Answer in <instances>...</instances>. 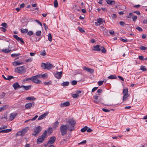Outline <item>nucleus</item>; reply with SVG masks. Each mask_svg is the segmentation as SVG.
I'll use <instances>...</instances> for the list:
<instances>
[{"instance_id":"obj_10","label":"nucleus","mask_w":147,"mask_h":147,"mask_svg":"<svg viewBox=\"0 0 147 147\" xmlns=\"http://www.w3.org/2000/svg\"><path fill=\"white\" fill-rule=\"evenodd\" d=\"M83 69L90 73H93L94 72V69L89 67H87L85 66L83 67Z\"/></svg>"},{"instance_id":"obj_35","label":"nucleus","mask_w":147,"mask_h":147,"mask_svg":"<svg viewBox=\"0 0 147 147\" xmlns=\"http://www.w3.org/2000/svg\"><path fill=\"white\" fill-rule=\"evenodd\" d=\"M1 26L5 28H8L7 24L5 22L2 23L1 24Z\"/></svg>"},{"instance_id":"obj_43","label":"nucleus","mask_w":147,"mask_h":147,"mask_svg":"<svg viewBox=\"0 0 147 147\" xmlns=\"http://www.w3.org/2000/svg\"><path fill=\"white\" fill-rule=\"evenodd\" d=\"M72 96L74 98H76L78 97L79 96V94H72Z\"/></svg>"},{"instance_id":"obj_25","label":"nucleus","mask_w":147,"mask_h":147,"mask_svg":"<svg viewBox=\"0 0 147 147\" xmlns=\"http://www.w3.org/2000/svg\"><path fill=\"white\" fill-rule=\"evenodd\" d=\"M107 3L109 4L114 5L115 4V1H106Z\"/></svg>"},{"instance_id":"obj_64","label":"nucleus","mask_w":147,"mask_h":147,"mask_svg":"<svg viewBox=\"0 0 147 147\" xmlns=\"http://www.w3.org/2000/svg\"><path fill=\"white\" fill-rule=\"evenodd\" d=\"M139 58L141 60H144V56L142 55L139 56Z\"/></svg>"},{"instance_id":"obj_1","label":"nucleus","mask_w":147,"mask_h":147,"mask_svg":"<svg viewBox=\"0 0 147 147\" xmlns=\"http://www.w3.org/2000/svg\"><path fill=\"white\" fill-rule=\"evenodd\" d=\"M69 125H62L60 126V131L62 136H64L67 134V130L71 131L74 129V125L76 122L73 118L69 119L67 121Z\"/></svg>"},{"instance_id":"obj_42","label":"nucleus","mask_w":147,"mask_h":147,"mask_svg":"<svg viewBox=\"0 0 147 147\" xmlns=\"http://www.w3.org/2000/svg\"><path fill=\"white\" fill-rule=\"evenodd\" d=\"M137 16H133L132 17V20L134 22H135L136 21V19H137Z\"/></svg>"},{"instance_id":"obj_15","label":"nucleus","mask_w":147,"mask_h":147,"mask_svg":"<svg viewBox=\"0 0 147 147\" xmlns=\"http://www.w3.org/2000/svg\"><path fill=\"white\" fill-rule=\"evenodd\" d=\"M56 139V138L55 136H53L50 138L48 142V144H52L53 143Z\"/></svg>"},{"instance_id":"obj_51","label":"nucleus","mask_w":147,"mask_h":147,"mask_svg":"<svg viewBox=\"0 0 147 147\" xmlns=\"http://www.w3.org/2000/svg\"><path fill=\"white\" fill-rule=\"evenodd\" d=\"M78 28L80 32H84V29L80 27H78Z\"/></svg>"},{"instance_id":"obj_30","label":"nucleus","mask_w":147,"mask_h":147,"mask_svg":"<svg viewBox=\"0 0 147 147\" xmlns=\"http://www.w3.org/2000/svg\"><path fill=\"white\" fill-rule=\"evenodd\" d=\"M48 40L50 41H51L52 40V37L51 33H49L48 35Z\"/></svg>"},{"instance_id":"obj_36","label":"nucleus","mask_w":147,"mask_h":147,"mask_svg":"<svg viewBox=\"0 0 147 147\" xmlns=\"http://www.w3.org/2000/svg\"><path fill=\"white\" fill-rule=\"evenodd\" d=\"M47 73H45L42 75H41V78L42 77L44 79H45L47 78Z\"/></svg>"},{"instance_id":"obj_57","label":"nucleus","mask_w":147,"mask_h":147,"mask_svg":"<svg viewBox=\"0 0 147 147\" xmlns=\"http://www.w3.org/2000/svg\"><path fill=\"white\" fill-rule=\"evenodd\" d=\"M5 106H4L3 107H0V112H1L2 111L4 110L5 109Z\"/></svg>"},{"instance_id":"obj_18","label":"nucleus","mask_w":147,"mask_h":147,"mask_svg":"<svg viewBox=\"0 0 147 147\" xmlns=\"http://www.w3.org/2000/svg\"><path fill=\"white\" fill-rule=\"evenodd\" d=\"M93 50L95 51H100V48L99 45H97L96 46H94Z\"/></svg>"},{"instance_id":"obj_58","label":"nucleus","mask_w":147,"mask_h":147,"mask_svg":"<svg viewBox=\"0 0 147 147\" xmlns=\"http://www.w3.org/2000/svg\"><path fill=\"white\" fill-rule=\"evenodd\" d=\"M121 40L122 42H127L128 41V40L125 38V39H121Z\"/></svg>"},{"instance_id":"obj_6","label":"nucleus","mask_w":147,"mask_h":147,"mask_svg":"<svg viewBox=\"0 0 147 147\" xmlns=\"http://www.w3.org/2000/svg\"><path fill=\"white\" fill-rule=\"evenodd\" d=\"M41 127L38 126L35 127L34 131V132L32 134V135L36 136V135L40 133L42 130Z\"/></svg>"},{"instance_id":"obj_29","label":"nucleus","mask_w":147,"mask_h":147,"mask_svg":"<svg viewBox=\"0 0 147 147\" xmlns=\"http://www.w3.org/2000/svg\"><path fill=\"white\" fill-rule=\"evenodd\" d=\"M88 128L87 126H85L84 127L81 129V131L82 132H84L87 130Z\"/></svg>"},{"instance_id":"obj_12","label":"nucleus","mask_w":147,"mask_h":147,"mask_svg":"<svg viewBox=\"0 0 147 147\" xmlns=\"http://www.w3.org/2000/svg\"><path fill=\"white\" fill-rule=\"evenodd\" d=\"M70 105V103L68 101H67L60 104V106L61 107H67Z\"/></svg>"},{"instance_id":"obj_14","label":"nucleus","mask_w":147,"mask_h":147,"mask_svg":"<svg viewBox=\"0 0 147 147\" xmlns=\"http://www.w3.org/2000/svg\"><path fill=\"white\" fill-rule=\"evenodd\" d=\"M18 115L17 113H11L10 114L9 116V120L10 121L12 120L15 117Z\"/></svg>"},{"instance_id":"obj_28","label":"nucleus","mask_w":147,"mask_h":147,"mask_svg":"<svg viewBox=\"0 0 147 147\" xmlns=\"http://www.w3.org/2000/svg\"><path fill=\"white\" fill-rule=\"evenodd\" d=\"M20 30L21 31V32L23 33H26L28 32V29H24L22 28L20 29Z\"/></svg>"},{"instance_id":"obj_20","label":"nucleus","mask_w":147,"mask_h":147,"mask_svg":"<svg viewBox=\"0 0 147 147\" xmlns=\"http://www.w3.org/2000/svg\"><path fill=\"white\" fill-rule=\"evenodd\" d=\"M11 131V129H6L2 130L0 131V133H7L10 132Z\"/></svg>"},{"instance_id":"obj_5","label":"nucleus","mask_w":147,"mask_h":147,"mask_svg":"<svg viewBox=\"0 0 147 147\" xmlns=\"http://www.w3.org/2000/svg\"><path fill=\"white\" fill-rule=\"evenodd\" d=\"M41 78V75H38L32 77L31 80L34 83L36 84H40L41 81L39 80L38 79Z\"/></svg>"},{"instance_id":"obj_16","label":"nucleus","mask_w":147,"mask_h":147,"mask_svg":"<svg viewBox=\"0 0 147 147\" xmlns=\"http://www.w3.org/2000/svg\"><path fill=\"white\" fill-rule=\"evenodd\" d=\"M12 86L15 90H16L19 88H21V86L19 85L18 82L14 83L13 84Z\"/></svg>"},{"instance_id":"obj_44","label":"nucleus","mask_w":147,"mask_h":147,"mask_svg":"<svg viewBox=\"0 0 147 147\" xmlns=\"http://www.w3.org/2000/svg\"><path fill=\"white\" fill-rule=\"evenodd\" d=\"M20 55V53H17V54L15 53V54H12L11 55L12 57H16Z\"/></svg>"},{"instance_id":"obj_13","label":"nucleus","mask_w":147,"mask_h":147,"mask_svg":"<svg viewBox=\"0 0 147 147\" xmlns=\"http://www.w3.org/2000/svg\"><path fill=\"white\" fill-rule=\"evenodd\" d=\"M48 114V113L46 112L45 113L42 115H40L38 119V120H42L45 117H46Z\"/></svg>"},{"instance_id":"obj_8","label":"nucleus","mask_w":147,"mask_h":147,"mask_svg":"<svg viewBox=\"0 0 147 147\" xmlns=\"http://www.w3.org/2000/svg\"><path fill=\"white\" fill-rule=\"evenodd\" d=\"M53 74L56 78L60 79L61 78L62 76V71H57L56 72L54 73Z\"/></svg>"},{"instance_id":"obj_4","label":"nucleus","mask_w":147,"mask_h":147,"mask_svg":"<svg viewBox=\"0 0 147 147\" xmlns=\"http://www.w3.org/2000/svg\"><path fill=\"white\" fill-rule=\"evenodd\" d=\"M29 128L28 127H26L20 131H18L16 134V136H23L27 132Z\"/></svg>"},{"instance_id":"obj_19","label":"nucleus","mask_w":147,"mask_h":147,"mask_svg":"<svg viewBox=\"0 0 147 147\" xmlns=\"http://www.w3.org/2000/svg\"><path fill=\"white\" fill-rule=\"evenodd\" d=\"M12 63L13 65L16 66L22 64H23V62H20L17 61H16L13 62Z\"/></svg>"},{"instance_id":"obj_3","label":"nucleus","mask_w":147,"mask_h":147,"mask_svg":"<svg viewBox=\"0 0 147 147\" xmlns=\"http://www.w3.org/2000/svg\"><path fill=\"white\" fill-rule=\"evenodd\" d=\"M41 66L43 69L48 70L51 69L53 67L52 64L49 62H47L45 63H42L41 64Z\"/></svg>"},{"instance_id":"obj_40","label":"nucleus","mask_w":147,"mask_h":147,"mask_svg":"<svg viewBox=\"0 0 147 147\" xmlns=\"http://www.w3.org/2000/svg\"><path fill=\"white\" fill-rule=\"evenodd\" d=\"M26 99L30 100H33L35 99V98L33 97H28L26 98Z\"/></svg>"},{"instance_id":"obj_52","label":"nucleus","mask_w":147,"mask_h":147,"mask_svg":"<svg viewBox=\"0 0 147 147\" xmlns=\"http://www.w3.org/2000/svg\"><path fill=\"white\" fill-rule=\"evenodd\" d=\"M103 82H104L103 81H99L98 82V85L99 86H101V85H102L103 84Z\"/></svg>"},{"instance_id":"obj_62","label":"nucleus","mask_w":147,"mask_h":147,"mask_svg":"<svg viewBox=\"0 0 147 147\" xmlns=\"http://www.w3.org/2000/svg\"><path fill=\"white\" fill-rule=\"evenodd\" d=\"M32 61V59L31 58H29L26 60V62H31Z\"/></svg>"},{"instance_id":"obj_55","label":"nucleus","mask_w":147,"mask_h":147,"mask_svg":"<svg viewBox=\"0 0 147 147\" xmlns=\"http://www.w3.org/2000/svg\"><path fill=\"white\" fill-rule=\"evenodd\" d=\"M47 131L50 134H51L52 132V128L51 127H49L48 128Z\"/></svg>"},{"instance_id":"obj_38","label":"nucleus","mask_w":147,"mask_h":147,"mask_svg":"<svg viewBox=\"0 0 147 147\" xmlns=\"http://www.w3.org/2000/svg\"><path fill=\"white\" fill-rule=\"evenodd\" d=\"M14 77L13 76H7V78L6 80H11Z\"/></svg>"},{"instance_id":"obj_22","label":"nucleus","mask_w":147,"mask_h":147,"mask_svg":"<svg viewBox=\"0 0 147 147\" xmlns=\"http://www.w3.org/2000/svg\"><path fill=\"white\" fill-rule=\"evenodd\" d=\"M32 106V104L31 103H29L26 104L25 105V107L26 109H30Z\"/></svg>"},{"instance_id":"obj_41","label":"nucleus","mask_w":147,"mask_h":147,"mask_svg":"<svg viewBox=\"0 0 147 147\" xmlns=\"http://www.w3.org/2000/svg\"><path fill=\"white\" fill-rule=\"evenodd\" d=\"M86 142V140H84L82 142H80L78 144V145H84L85 144Z\"/></svg>"},{"instance_id":"obj_60","label":"nucleus","mask_w":147,"mask_h":147,"mask_svg":"<svg viewBox=\"0 0 147 147\" xmlns=\"http://www.w3.org/2000/svg\"><path fill=\"white\" fill-rule=\"evenodd\" d=\"M102 110L103 111H104V112H107L110 111L109 110L107 109H104V108L102 109Z\"/></svg>"},{"instance_id":"obj_49","label":"nucleus","mask_w":147,"mask_h":147,"mask_svg":"<svg viewBox=\"0 0 147 147\" xmlns=\"http://www.w3.org/2000/svg\"><path fill=\"white\" fill-rule=\"evenodd\" d=\"M41 32L40 31H37L36 33V35L39 36L41 35Z\"/></svg>"},{"instance_id":"obj_53","label":"nucleus","mask_w":147,"mask_h":147,"mask_svg":"<svg viewBox=\"0 0 147 147\" xmlns=\"http://www.w3.org/2000/svg\"><path fill=\"white\" fill-rule=\"evenodd\" d=\"M136 29L138 30L139 31L142 32L143 30L139 26H137L136 27Z\"/></svg>"},{"instance_id":"obj_26","label":"nucleus","mask_w":147,"mask_h":147,"mask_svg":"<svg viewBox=\"0 0 147 147\" xmlns=\"http://www.w3.org/2000/svg\"><path fill=\"white\" fill-rule=\"evenodd\" d=\"M123 95L125 96L128 95V89L127 88L124 89L123 90Z\"/></svg>"},{"instance_id":"obj_45","label":"nucleus","mask_w":147,"mask_h":147,"mask_svg":"<svg viewBox=\"0 0 147 147\" xmlns=\"http://www.w3.org/2000/svg\"><path fill=\"white\" fill-rule=\"evenodd\" d=\"M40 54L42 56H45L46 55V53L45 50L42 51L40 53Z\"/></svg>"},{"instance_id":"obj_54","label":"nucleus","mask_w":147,"mask_h":147,"mask_svg":"<svg viewBox=\"0 0 147 147\" xmlns=\"http://www.w3.org/2000/svg\"><path fill=\"white\" fill-rule=\"evenodd\" d=\"M6 28H5L1 27L0 28V29L1 31H3L4 32H5L7 30Z\"/></svg>"},{"instance_id":"obj_39","label":"nucleus","mask_w":147,"mask_h":147,"mask_svg":"<svg viewBox=\"0 0 147 147\" xmlns=\"http://www.w3.org/2000/svg\"><path fill=\"white\" fill-rule=\"evenodd\" d=\"M100 49L101 50L102 53H106V50L103 47H101L100 48Z\"/></svg>"},{"instance_id":"obj_27","label":"nucleus","mask_w":147,"mask_h":147,"mask_svg":"<svg viewBox=\"0 0 147 147\" xmlns=\"http://www.w3.org/2000/svg\"><path fill=\"white\" fill-rule=\"evenodd\" d=\"M69 84V82H63L61 84V85L63 86H68Z\"/></svg>"},{"instance_id":"obj_2","label":"nucleus","mask_w":147,"mask_h":147,"mask_svg":"<svg viewBox=\"0 0 147 147\" xmlns=\"http://www.w3.org/2000/svg\"><path fill=\"white\" fill-rule=\"evenodd\" d=\"M47 130H45L41 136L38 137L37 140V143L38 144L43 142L47 136Z\"/></svg>"},{"instance_id":"obj_9","label":"nucleus","mask_w":147,"mask_h":147,"mask_svg":"<svg viewBox=\"0 0 147 147\" xmlns=\"http://www.w3.org/2000/svg\"><path fill=\"white\" fill-rule=\"evenodd\" d=\"M13 37L15 38L18 41L22 43H24V42L22 39L19 37L17 35H13Z\"/></svg>"},{"instance_id":"obj_48","label":"nucleus","mask_w":147,"mask_h":147,"mask_svg":"<svg viewBox=\"0 0 147 147\" xmlns=\"http://www.w3.org/2000/svg\"><path fill=\"white\" fill-rule=\"evenodd\" d=\"M71 84L73 85H75L77 84V81L76 80H73L71 82Z\"/></svg>"},{"instance_id":"obj_17","label":"nucleus","mask_w":147,"mask_h":147,"mask_svg":"<svg viewBox=\"0 0 147 147\" xmlns=\"http://www.w3.org/2000/svg\"><path fill=\"white\" fill-rule=\"evenodd\" d=\"M31 87V85H28V86H24V85H22L21 86V88H23L24 89L26 90H28L29 89H30Z\"/></svg>"},{"instance_id":"obj_21","label":"nucleus","mask_w":147,"mask_h":147,"mask_svg":"<svg viewBox=\"0 0 147 147\" xmlns=\"http://www.w3.org/2000/svg\"><path fill=\"white\" fill-rule=\"evenodd\" d=\"M97 21L99 25H101L104 22L103 20L101 18H99L97 20Z\"/></svg>"},{"instance_id":"obj_23","label":"nucleus","mask_w":147,"mask_h":147,"mask_svg":"<svg viewBox=\"0 0 147 147\" xmlns=\"http://www.w3.org/2000/svg\"><path fill=\"white\" fill-rule=\"evenodd\" d=\"M11 51V50H9L8 49H5L2 50V52L6 53H9Z\"/></svg>"},{"instance_id":"obj_11","label":"nucleus","mask_w":147,"mask_h":147,"mask_svg":"<svg viewBox=\"0 0 147 147\" xmlns=\"http://www.w3.org/2000/svg\"><path fill=\"white\" fill-rule=\"evenodd\" d=\"M100 30L103 32V34L105 35H107L108 33V31L106 28L102 26L100 27Z\"/></svg>"},{"instance_id":"obj_32","label":"nucleus","mask_w":147,"mask_h":147,"mask_svg":"<svg viewBox=\"0 0 147 147\" xmlns=\"http://www.w3.org/2000/svg\"><path fill=\"white\" fill-rule=\"evenodd\" d=\"M129 96V95H126L125 96H124V95L123 96V101H125L126 100H127V99L128 97Z\"/></svg>"},{"instance_id":"obj_7","label":"nucleus","mask_w":147,"mask_h":147,"mask_svg":"<svg viewBox=\"0 0 147 147\" xmlns=\"http://www.w3.org/2000/svg\"><path fill=\"white\" fill-rule=\"evenodd\" d=\"M24 68L23 66H20L15 68L14 71L19 74H22L24 72Z\"/></svg>"},{"instance_id":"obj_56","label":"nucleus","mask_w":147,"mask_h":147,"mask_svg":"<svg viewBox=\"0 0 147 147\" xmlns=\"http://www.w3.org/2000/svg\"><path fill=\"white\" fill-rule=\"evenodd\" d=\"M102 91V90L101 89H98V90L97 91V93H98V95H100V94Z\"/></svg>"},{"instance_id":"obj_46","label":"nucleus","mask_w":147,"mask_h":147,"mask_svg":"<svg viewBox=\"0 0 147 147\" xmlns=\"http://www.w3.org/2000/svg\"><path fill=\"white\" fill-rule=\"evenodd\" d=\"M32 80V77L31 78H28L25 79L23 80V82H25L26 81H29L30 80Z\"/></svg>"},{"instance_id":"obj_61","label":"nucleus","mask_w":147,"mask_h":147,"mask_svg":"<svg viewBox=\"0 0 147 147\" xmlns=\"http://www.w3.org/2000/svg\"><path fill=\"white\" fill-rule=\"evenodd\" d=\"M134 13H136V14H137L138 15H140V12L138 11H134Z\"/></svg>"},{"instance_id":"obj_50","label":"nucleus","mask_w":147,"mask_h":147,"mask_svg":"<svg viewBox=\"0 0 147 147\" xmlns=\"http://www.w3.org/2000/svg\"><path fill=\"white\" fill-rule=\"evenodd\" d=\"M146 47L143 46H141L140 47V49L142 50H144L146 49Z\"/></svg>"},{"instance_id":"obj_37","label":"nucleus","mask_w":147,"mask_h":147,"mask_svg":"<svg viewBox=\"0 0 147 147\" xmlns=\"http://www.w3.org/2000/svg\"><path fill=\"white\" fill-rule=\"evenodd\" d=\"M52 82L51 81L45 82L44 83V84L46 85H49L51 84Z\"/></svg>"},{"instance_id":"obj_47","label":"nucleus","mask_w":147,"mask_h":147,"mask_svg":"<svg viewBox=\"0 0 147 147\" xmlns=\"http://www.w3.org/2000/svg\"><path fill=\"white\" fill-rule=\"evenodd\" d=\"M7 127V126L6 125H3L0 127V130L5 129Z\"/></svg>"},{"instance_id":"obj_34","label":"nucleus","mask_w":147,"mask_h":147,"mask_svg":"<svg viewBox=\"0 0 147 147\" xmlns=\"http://www.w3.org/2000/svg\"><path fill=\"white\" fill-rule=\"evenodd\" d=\"M59 124V122L58 121H56L55 123L53 125V127L54 128H56L58 126Z\"/></svg>"},{"instance_id":"obj_24","label":"nucleus","mask_w":147,"mask_h":147,"mask_svg":"<svg viewBox=\"0 0 147 147\" xmlns=\"http://www.w3.org/2000/svg\"><path fill=\"white\" fill-rule=\"evenodd\" d=\"M108 78L109 79H116L117 78V76L115 75H112L109 76Z\"/></svg>"},{"instance_id":"obj_59","label":"nucleus","mask_w":147,"mask_h":147,"mask_svg":"<svg viewBox=\"0 0 147 147\" xmlns=\"http://www.w3.org/2000/svg\"><path fill=\"white\" fill-rule=\"evenodd\" d=\"M119 24L122 26H123L125 24V23L121 21L120 22Z\"/></svg>"},{"instance_id":"obj_33","label":"nucleus","mask_w":147,"mask_h":147,"mask_svg":"<svg viewBox=\"0 0 147 147\" xmlns=\"http://www.w3.org/2000/svg\"><path fill=\"white\" fill-rule=\"evenodd\" d=\"M54 6L55 7H57L58 6V3L57 1H55L54 2Z\"/></svg>"},{"instance_id":"obj_31","label":"nucleus","mask_w":147,"mask_h":147,"mask_svg":"<svg viewBox=\"0 0 147 147\" xmlns=\"http://www.w3.org/2000/svg\"><path fill=\"white\" fill-rule=\"evenodd\" d=\"M140 69L143 71H145L146 70V69L145 66H143V65H142L140 67Z\"/></svg>"},{"instance_id":"obj_63","label":"nucleus","mask_w":147,"mask_h":147,"mask_svg":"<svg viewBox=\"0 0 147 147\" xmlns=\"http://www.w3.org/2000/svg\"><path fill=\"white\" fill-rule=\"evenodd\" d=\"M28 34L30 36H31L33 34V32L31 31H29L28 32Z\"/></svg>"}]
</instances>
